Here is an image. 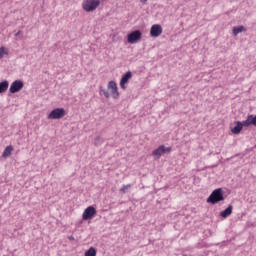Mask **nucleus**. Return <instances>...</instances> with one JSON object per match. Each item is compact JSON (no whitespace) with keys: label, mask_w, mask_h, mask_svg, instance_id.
<instances>
[{"label":"nucleus","mask_w":256,"mask_h":256,"mask_svg":"<svg viewBox=\"0 0 256 256\" xmlns=\"http://www.w3.org/2000/svg\"><path fill=\"white\" fill-rule=\"evenodd\" d=\"M142 36L143 34L141 33L140 30H135L128 34L127 41L128 43H130V45H134V43L141 41Z\"/></svg>","instance_id":"obj_4"},{"label":"nucleus","mask_w":256,"mask_h":256,"mask_svg":"<svg viewBox=\"0 0 256 256\" xmlns=\"http://www.w3.org/2000/svg\"><path fill=\"white\" fill-rule=\"evenodd\" d=\"M129 189H131V184L124 185V186L120 189L121 195H125V193H127V192L129 191Z\"/></svg>","instance_id":"obj_20"},{"label":"nucleus","mask_w":256,"mask_h":256,"mask_svg":"<svg viewBox=\"0 0 256 256\" xmlns=\"http://www.w3.org/2000/svg\"><path fill=\"white\" fill-rule=\"evenodd\" d=\"M94 145H95L96 147H99V146L103 145V138L100 137V136H97V137L95 138V140H94Z\"/></svg>","instance_id":"obj_19"},{"label":"nucleus","mask_w":256,"mask_h":256,"mask_svg":"<svg viewBox=\"0 0 256 256\" xmlns=\"http://www.w3.org/2000/svg\"><path fill=\"white\" fill-rule=\"evenodd\" d=\"M108 89H110L113 99H119V90L117 89V83H115V81L108 83Z\"/></svg>","instance_id":"obj_9"},{"label":"nucleus","mask_w":256,"mask_h":256,"mask_svg":"<svg viewBox=\"0 0 256 256\" xmlns=\"http://www.w3.org/2000/svg\"><path fill=\"white\" fill-rule=\"evenodd\" d=\"M23 87H24L23 81L16 80L11 84L9 91L10 93H19V91H21Z\"/></svg>","instance_id":"obj_8"},{"label":"nucleus","mask_w":256,"mask_h":256,"mask_svg":"<svg viewBox=\"0 0 256 256\" xmlns=\"http://www.w3.org/2000/svg\"><path fill=\"white\" fill-rule=\"evenodd\" d=\"M13 152V146H7L2 153V157L7 159V157H11V153Z\"/></svg>","instance_id":"obj_13"},{"label":"nucleus","mask_w":256,"mask_h":256,"mask_svg":"<svg viewBox=\"0 0 256 256\" xmlns=\"http://www.w3.org/2000/svg\"><path fill=\"white\" fill-rule=\"evenodd\" d=\"M207 203L211 205H217L220 201H225V196L223 195V188L215 189L210 196L207 198Z\"/></svg>","instance_id":"obj_1"},{"label":"nucleus","mask_w":256,"mask_h":256,"mask_svg":"<svg viewBox=\"0 0 256 256\" xmlns=\"http://www.w3.org/2000/svg\"><path fill=\"white\" fill-rule=\"evenodd\" d=\"M140 3H142L143 5H145L147 3V0H140Z\"/></svg>","instance_id":"obj_24"},{"label":"nucleus","mask_w":256,"mask_h":256,"mask_svg":"<svg viewBox=\"0 0 256 256\" xmlns=\"http://www.w3.org/2000/svg\"><path fill=\"white\" fill-rule=\"evenodd\" d=\"M66 115L65 108H55L48 114V119H63Z\"/></svg>","instance_id":"obj_3"},{"label":"nucleus","mask_w":256,"mask_h":256,"mask_svg":"<svg viewBox=\"0 0 256 256\" xmlns=\"http://www.w3.org/2000/svg\"><path fill=\"white\" fill-rule=\"evenodd\" d=\"M163 33V27L159 24H154L150 28V35L151 37H159Z\"/></svg>","instance_id":"obj_10"},{"label":"nucleus","mask_w":256,"mask_h":256,"mask_svg":"<svg viewBox=\"0 0 256 256\" xmlns=\"http://www.w3.org/2000/svg\"><path fill=\"white\" fill-rule=\"evenodd\" d=\"M232 133H234V135H239V133H241V131H243V124L239 121L236 122V126H234L231 129Z\"/></svg>","instance_id":"obj_11"},{"label":"nucleus","mask_w":256,"mask_h":256,"mask_svg":"<svg viewBox=\"0 0 256 256\" xmlns=\"http://www.w3.org/2000/svg\"><path fill=\"white\" fill-rule=\"evenodd\" d=\"M250 118H251L252 125H254V127H256V115L255 116L250 115Z\"/></svg>","instance_id":"obj_21"},{"label":"nucleus","mask_w":256,"mask_h":256,"mask_svg":"<svg viewBox=\"0 0 256 256\" xmlns=\"http://www.w3.org/2000/svg\"><path fill=\"white\" fill-rule=\"evenodd\" d=\"M242 127H249V125H253V122L251 121V115L248 116L246 120L241 122Z\"/></svg>","instance_id":"obj_18"},{"label":"nucleus","mask_w":256,"mask_h":256,"mask_svg":"<svg viewBox=\"0 0 256 256\" xmlns=\"http://www.w3.org/2000/svg\"><path fill=\"white\" fill-rule=\"evenodd\" d=\"M85 256H97V250L94 247H90L86 252Z\"/></svg>","instance_id":"obj_16"},{"label":"nucleus","mask_w":256,"mask_h":256,"mask_svg":"<svg viewBox=\"0 0 256 256\" xmlns=\"http://www.w3.org/2000/svg\"><path fill=\"white\" fill-rule=\"evenodd\" d=\"M9 89V81L4 80L0 82V93H5Z\"/></svg>","instance_id":"obj_14"},{"label":"nucleus","mask_w":256,"mask_h":256,"mask_svg":"<svg viewBox=\"0 0 256 256\" xmlns=\"http://www.w3.org/2000/svg\"><path fill=\"white\" fill-rule=\"evenodd\" d=\"M101 5V0H84L82 2V8L86 13H91Z\"/></svg>","instance_id":"obj_2"},{"label":"nucleus","mask_w":256,"mask_h":256,"mask_svg":"<svg viewBox=\"0 0 256 256\" xmlns=\"http://www.w3.org/2000/svg\"><path fill=\"white\" fill-rule=\"evenodd\" d=\"M5 48L4 47H1L0 48V59H3V55H5Z\"/></svg>","instance_id":"obj_22"},{"label":"nucleus","mask_w":256,"mask_h":256,"mask_svg":"<svg viewBox=\"0 0 256 256\" xmlns=\"http://www.w3.org/2000/svg\"><path fill=\"white\" fill-rule=\"evenodd\" d=\"M131 77H133V73H131V71L126 72L124 75H122V78L120 80V87L121 89H123V91H125V89H127V83H129V79H131Z\"/></svg>","instance_id":"obj_7"},{"label":"nucleus","mask_w":256,"mask_h":256,"mask_svg":"<svg viewBox=\"0 0 256 256\" xmlns=\"http://www.w3.org/2000/svg\"><path fill=\"white\" fill-rule=\"evenodd\" d=\"M165 153H171V147L161 145L152 152V155L156 157V159H161V155H165Z\"/></svg>","instance_id":"obj_6"},{"label":"nucleus","mask_w":256,"mask_h":256,"mask_svg":"<svg viewBox=\"0 0 256 256\" xmlns=\"http://www.w3.org/2000/svg\"><path fill=\"white\" fill-rule=\"evenodd\" d=\"M68 239H69V241H75V237H73V236H69Z\"/></svg>","instance_id":"obj_23"},{"label":"nucleus","mask_w":256,"mask_h":256,"mask_svg":"<svg viewBox=\"0 0 256 256\" xmlns=\"http://www.w3.org/2000/svg\"><path fill=\"white\" fill-rule=\"evenodd\" d=\"M95 215H97V209H95V207L93 206H89L87 207L83 214H82V219L84 221H89L91 220L93 217H95Z\"/></svg>","instance_id":"obj_5"},{"label":"nucleus","mask_w":256,"mask_h":256,"mask_svg":"<svg viewBox=\"0 0 256 256\" xmlns=\"http://www.w3.org/2000/svg\"><path fill=\"white\" fill-rule=\"evenodd\" d=\"M21 33H22L21 31H18V32L15 34V37H19V35H20Z\"/></svg>","instance_id":"obj_25"},{"label":"nucleus","mask_w":256,"mask_h":256,"mask_svg":"<svg viewBox=\"0 0 256 256\" xmlns=\"http://www.w3.org/2000/svg\"><path fill=\"white\" fill-rule=\"evenodd\" d=\"M245 31V26H238L233 28V35L237 37L238 33H243Z\"/></svg>","instance_id":"obj_15"},{"label":"nucleus","mask_w":256,"mask_h":256,"mask_svg":"<svg viewBox=\"0 0 256 256\" xmlns=\"http://www.w3.org/2000/svg\"><path fill=\"white\" fill-rule=\"evenodd\" d=\"M233 213V205H229L224 211L220 213V215L224 218L227 219Z\"/></svg>","instance_id":"obj_12"},{"label":"nucleus","mask_w":256,"mask_h":256,"mask_svg":"<svg viewBox=\"0 0 256 256\" xmlns=\"http://www.w3.org/2000/svg\"><path fill=\"white\" fill-rule=\"evenodd\" d=\"M99 90H100V94L102 93L104 97H106V99H109V97H111V94H109V90L103 88V86H100Z\"/></svg>","instance_id":"obj_17"}]
</instances>
